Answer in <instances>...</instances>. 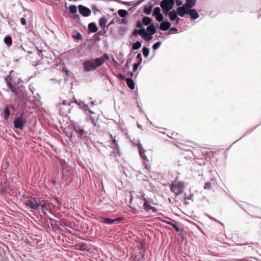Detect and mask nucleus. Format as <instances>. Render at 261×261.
Wrapping results in <instances>:
<instances>
[{"label":"nucleus","instance_id":"39","mask_svg":"<svg viewBox=\"0 0 261 261\" xmlns=\"http://www.w3.org/2000/svg\"><path fill=\"white\" fill-rule=\"evenodd\" d=\"M137 59H138L139 60L138 62L141 63H142V59L141 54L140 53H139L137 55Z\"/></svg>","mask_w":261,"mask_h":261},{"label":"nucleus","instance_id":"26","mask_svg":"<svg viewBox=\"0 0 261 261\" xmlns=\"http://www.w3.org/2000/svg\"><path fill=\"white\" fill-rule=\"evenodd\" d=\"M118 14L121 17H125L128 15V13L126 10L122 9L118 11Z\"/></svg>","mask_w":261,"mask_h":261},{"label":"nucleus","instance_id":"54","mask_svg":"<svg viewBox=\"0 0 261 261\" xmlns=\"http://www.w3.org/2000/svg\"><path fill=\"white\" fill-rule=\"evenodd\" d=\"M10 107H11V108L12 109H14V106H13L11 105V106H10Z\"/></svg>","mask_w":261,"mask_h":261},{"label":"nucleus","instance_id":"5","mask_svg":"<svg viewBox=\"0 0 261 261\" xmlns=\"http://www.w3.org/2000/svg\"><path fill=\"white\" fill-rule=\"evenodd\" d=\"M27 123V119L21 116L16 118L13 122L14 126L16 128L22 130Z\"/></svg>","mask_w":261,"mask_h":261},{"label":"nucleus","instance_id":"13","mask_svg":"<svg viewBox=\"0 0 261 261\" xmlns=\"http://www.w3.org/2000/svg\"><path fill=\"white\" fill-rule=\"evenodd\" d=\"M139 35L142 36V38L146 41L150 40L152 39V35L147 32L144 28L139 30Z\"/></svg>","mask_w":261,"mask_h":261},{"label":"nucleus","instance_id":"51","mask_svg":"<svg viewBox=\"0 0 261 261\" xmlns=\"http://www.w3.org/2000/svg\"><path fill=\"white\" fill-rule=\"evenodd\" d=\"M132 200H133V196H130V203H132Z\"/></svg>","mask_w":261,"mask_h":261},{"label":"nucleus","instance_id":"41","mask_svg":"<svg viewBox=\"0 0 261 261\" xmlns=\"http://www.w3.org/2000/svg\"><path fill=\"white\" fill-rule=\"evenodd\" d=\"M176 4L177 6L180 7L182 5V2L180 0H175Z\"/></svg>","mask_w":261,"mask_h":261},{"label":"nucleus","instance_id":"34","mask_svg":"<svg viewBox=\"0 0 261 261\" xmlns=\"http://www.w3.org/2000/svg\"><path fill=\"white\" fill-rule=\"evenodd\" d=\"M161 44V42H158L155 43H154L153 45V46H152V48L154 50H155L157 48H158L160 45Z\"/></svg>","mask_w":261,"mask_h":261},{"label":"nucleus","instance_id":"17","mask_svg":"<svg viewBox=\"0 0 261 261\" xmlns=\"http://www.w3.org/2000/svg\"><path fill=\"white\" fill-rule=\"evenodd\" d=\"M126 84L127 86L132 90H134L135 89V84L133 80L130 78L126 79Z\"/></svg>","mask_w":261,"mask_h":261},{"label":"nucleus","instance_id":"53","mask_svg":"<svg viewBox=\"0 0 261 261\" xmlns=\"http://www.w3.org/2000/svg\"><path fill=\"white\" fill-rule=\"evenodd\" d=\"M113 23V21H112L111 22L109 23V24H108V25H110L111 24H112V23Z\"/></svg>","mask_w":261,"mask_h":261},{"label":"nucleus","instance_id":"31","mask_svg":"<svg viewBox=\"0 0 261 261\" xmlns=\"http://www.w3.org/2000/svg\"><path fill=\"white\" fill-rule=\"evenodd\" d=\"M154 16L157 21H158L159 22L163 21L164 17H163V15L161 13L160 14H158L157 15H155Z\"/></svg>","mask_w":261,"mask_h":261},{"label":"nucleus","instance_id":"1","mask_svg":"<svg viewBox=\"0 0 261 261\" xmlns=\"http://www.w3.org/2000/svg\"><path fill=\"white\" fill-rule=\"evenodd\" d=\"M105 62L103 57L96 58L95 60H86L83 63L84 70L86 72L95 70L97 67L101 66Z\"/></svg>","mask_w":261,"mask_h":261},{"label":"nucleus","instance_id":"19","mask_svg":"<svg viewBox=\"0 0 261 261\" xmlns=\"http://www.w3.org/2000/svg\"><path fill=\"white\" fill-rule=\"evenodd\" d=\"M89 30L92 33H95L97 31V28L95 23L91 22L88 25Z\"/></svg>","mask_w":261,"mask_h":261},{"label":"nucleus","instance_id":"52","mask_svg":"<svg viewBox=\"0 0 261 261\" xmlns=\"http://www.w3.org/2000/svg\"><path fill=\"white\" fill-rule=\"evenodd\" d=\"M41 50H39V55L41 56Z\"/></svg>","mask_w":261,"mask_h":261},{"label":"nucleus","instance_id":"36","mask_svg":"<svg viewBox=\"0 0 261 261\" xmlns=\"http://www.w3.org/2000/svg\"><path fill=\"white\" fill-rule=\"evenodd\" d=\"M73 38L77 40L82 39V36L80 33H76V35L73 36Z\"/></svg>","mask_w":261,"mask_h":261},{"label":"nucleus","instance_id":"49","mask_svg":"<svg viewBox=\"0 0 261 261\" xmlns=\"http://www.w3.org/2000/svg\"><path fill=\"white\" fill-rule=\"evenodd\" d=\"M145 168L147 170H148L149 169V166H148L146 165V164H145Z\"/></svg>","mask_w":261,"mask_h":261},{"label":"nucleus","instance_id":"21","mask_svg":"<svg viewBox=\"0 0 261 261\" xmlns=\"http://www.w3.org/2000/svg\"><path fill=\"white\" fill-rule=\"evenodd\" d=\"M101 221L104 223L107 224H111L114 223L113 219H111L109 218H105V217H100Z\"/></svg>","mask_w":261,"mask_h":261},{"label":"nucleus","instance_id":"48","mask_svg":"<svg viewBox=\"0 0 261 261\" xmlns=\"http://www.w3.org/2000/svg\"><path fill=\"white\" fill-rule=\"evenodd\" d=\"M139 152H140V155L141 156H142L143 158H144V156H143V153H142V149H141V148L140 146H139Z\"/></svg>","mask_w":261,"mask_h":261},{"label":"nucleus","instance_id":"50","mask_svg":"<svg viewBox=\"0 0 261 261\" xmlns=\"http://www.w3.org/2000/svg\"><path fill=\"white\" fill-rule=\"evenodd\" d=\"M165 222L166 223H167V224H169L171 225V226H172V224H173V223H172V222H169V221H165Z\"/></svg>","mask_w":261,"mask_h":261},{"label":"nucleus","instance_id":"42","mask_svg":"<svg viewBox=\"0 0 261 261\" xmlns=\"http://www.w3.org/2000/svg\"><path fill=\"white\" fill-rule=\"evenodd\" d=\"M20 21L22 25H25L27 24V21L24 18H21Z\"/></svg>","mask_w":261,"mask_h":261},{"label":"nucleus","instance_id":"38","mask_svg":"<svg viewBox=\"0 0 261 261\" xmlns=\"http://www.w3.org/2000/svg\"><path fill=\"white\" fill-rule=\"evenodd\" d=\"M141 64V63L138 62L137 63H135L134 65L133 70L136 71L137 70L138 66Z\"/></svg>","mask_w":261,"mask_h":261},{"label":"nucleus","instance_id":"35","mask_svg":"<svg viewBox=\"0 0 261 261\" xmlns=\"http://www.w3.org/2000/svg\"><path fill=\"white\" fill-rule=\"evenodd\" d=\"M162 9L163 13L165 15H169V14L170 13V10L171 9H166V8H162Z\"/></svg>","mask_w":261,"mask_h":261},{"label":"nucleus","instance_id":"46","mask_svg":"<svg viewBox=\"0 0 261 261\" xmlns=\"http://www.w3.org/2000/svg\"><path fill=\"white\" fill-rule=\"evenodd\" d=\"M139 30H134L133 32V35H137V34H139Z\"/></svg>","mask_w":261,"mask_h":261},{"label":"nucleus","instance_id":"43","mask_svg":"<svg viewBox=\"0 0 261 261\" xmlns=\"http://www.w3.org/2000/svg\"><path fill=\"white\" fill-rule=\"evenodd\" d=\"M136 27L138 28H141L142 27V24L140 21H138L137 22Z\"/></svg>","mask_w":261,"mask_h":261},{"label":"nucleus","instance_id":"30","mask_svg":"<svg viewBox=\"0 0 261 261\" xmlns=\"http://www.w3.org/2000/svg\"><path fill=\"white\" fill-rule=\"evenodd\" d=\"M161 14V9L159 7H155L153 12V15L155 16Z\"/></svg>","mask_w":261,"mask_h":261},{"label":"nucleus","instance_id":"33","mask_svg":"<svg viewBox=\"0 0 261 261\" xmlns=\"http://www.w3.org/2000/svg\"><path fill=\"white\" fill-rule=\"evenodd\" d=\"M212 186V184L210 182H206L204 185V188L205 189H210Z\"/></svg>","mask_w":261,"mask_h":261},{"label":"nucleus","instance_id":"27","mask_svg":"<svg viewBox=\"0 0 261 261\" xmlns=\"http://www.w3.org/2000/svg\"><path fill=\"white\" fill-rule=\"evenodd\" d=\"M141 46V43L139 41H137L133 44L132 48L133 50H137L140 48Z\"/></svg>","mask_w":261,"mask_h":261},{"label":"nucleus","instance_id":"24","mask_svg":"<svg viewBox=\"0 0 261 261\" xmlns=\"http://www.w3.org/2000/svg\"><path fill=\"white\" fill-rule=\"evenodd\" d=\"M4 118L7 120L8 119L10 116V111L8 106H6L4 108Z\"/></svg>","mask_w":261,"mask_h":261},{"label":"nucleus","instance_id":"37","mask_svg":"<svg viewBox=\"0 0 261 261\" xmlns=\"http://www.w3.org/2000/svg\"><path fill=\"white\" fill-rule=\"evenodd\" d=\"M172 226L174 228L176 232H178L179 231V227L175 223L172 224Z\"/></svg>","mask_w":261,"mask_h":261},{"label":"nucleus","instance_id":"18","mask_svg":"<svg viewBox=\"0 0 261 261\" xmlns=\"http://www.w3.org/2000/svg\"><path fill=\"white\" fill-rule=\"evenodd\" d=\"M152 5H145L144 7L143 12L145 13L146 15L150 14L152 10Z\"/></svg>","mask_w":261,"mask_h":261},{"label":"nucleus","instance_id":"56","mask_svg":"<svg viewBox=\"0 0 261 261\" xmlns=\"http://www.w3.org/2000/svg\"><path fill=\"white\" fill-rule=\"evenodd\" d=\"M122 21H123V22H125V21H124V19H122Z\"/></svg>","mask_w":261,"mask_h":261},{"label":"nucleus","instance_id":"14","mask_svg":"<svg viewBox=\"0 0 261 261\" xmlns=\"http://www.w3.org/2000/svg\"><path fill=\"white\" fill-rule=\"evenodd\" d=\"M177 12L175 10H173L170 12L169 14V17L171 21H174L176 20V24L179 23L180 18L177 17Z\"/></svg>","mask_w":261,"mask_h":261},{"label":"nucleus","instance_id":"12","mask_svg":"<svg viewBox=\"0 0 261 261\" xmlns=\"http://www.w3.org/2000/svg\"><path fill=\"white\" fill-rule=\"evenodd\" d=\"M78 9L80 14L84 17H87L91 15V10L86 7L80 5L78 6Z\"/></svg>","mask_w":261,"mask_h":261},{"label":"nucleus","instance_id":"22","mask_svg":"<svg viewBox=\"0 0 261 261\" xmlns=\"http://www.w3.org/2000/svg\"><path fill=\"white\" fill-rule=\"evenodd\" d=\"M152 19L149 17H144L142 18V23L145 25H148L151 22Z\"/></svg>","mask_w":261,"mask_h":261},{"label":"nucleus","instance_id":"32","mask_svg":"<svg viewBox=\"0 0 261 261\" xmlns=\"http://www.w3.org/2000/svg\"><path fill=\"white\" fill-rule=\"evenodd\" d=\"M75 132L78 133L80 135H83V134L85 133V130L83 129L80 128H74Z\"/></svg>","mask_w":261,"mask_h":261},{"label":"nucleus","instance_id":"10","mask_svg":"<svg viewBox=\"0 0 261 261\" xmlns=\"http://www.w3.org/2000/svg\"><path fill=\"white\" fill-rule=\"evenodd\" d=\"M5 81H6L8 88L10 90L14 93L15 95L18 94V88L12 85L11 84L12 77L10 75H8L5 77Z\"/></svg>","mask_w":261,"mask_h":261},{"label":"nucleus","instance_id":"20","mask_svg":"<svg viewBox=\"0 0 261 261\" xmlns=\"http://www.w3.org/2000/svg\"><path fill=\"white\" fill-rule=\"evenodd\" d=\"M147 31L148 33L153 35L155 33L156 29L153 24H151L147 28Z\"/></svg>","mask_w":261,"mask_h":261},{"label":"nucleus","instance_id":"7","mask_svg":"<svg viewBox=\"0 0 261 261\" xmlns=\"http://www.w3.org/2000/svg\"><path fill=\"white\" fill-rule=\"evenodd\" d=\"M196 2V0H186V3L183 6L178 7L177 8V13L181 12V9L183 8H185V10H189V9H191L192 8L195 6Z\"/></svg>","mask_w":261,"mask_h":261},{"label":"nucleus","instance_id":"2","mask_svg":"<svg viewBox=\"0 0 261 261\" xmlns=\"http://www.w3.org/2000/svg\"><path fill=\"white\" fill-rule=\"evenodd\" d=\"M170 188L175 196H177L183 192L185 186L184 182L175 180L170 185Z\"/></svg>","mask_w":261,"mask_h":261},{"label":"nucleus","instance_id":"40","mask_svg":"<svg viewBox=\"0 0 261 261\" xmlns=\"http://www.w3.org/2000/svg\"><path fill=\"white\" fill-rule=\"evenodd\" d=\"M91 8L94 13H95L96 12L100 11L98 9H97L95 6H92Z\"/></svg>","mask_w":261,"mask_h":261},{"label":"nucleus","instance_id":"44","mask_svg":"<svg viewBox=\"0 0 261 261\" xmlns=\"http://www.w3.org/2000/svg\"><path fill=\"white\" fill-rule=\"evenodd\" d=\"M123 219V218H122V217H118V218H116V219H113V220H114V223L115 222H116V221H121V220H122Z\"/></svg>","mask_w":261,"mask_h":261},{"label":"nucleus","instance_id":"11","mask_svg":"<svg viewBox=\"0 0 261 261\" xmlns=\"http://www.w3.org/2000/svg\"><path fill=\"white\" fill-rule=\"evenodd\" d=\"M174 5V0H163L160 3L162 8L172 9Z\"/></svg>","mask_w":261,"mask_h":261},{"label":"nucleus","instance_id":"45","mask_svg":"<svg viewBox=\"0 0 261 261\" xmlns=\"http://www.w3.org/2000/svg\"><path fill=\"white\" fill-rule=\"evenodd\" d=\"M102 57L104 58V59L105 60V61H106V60H109V59H110V58H109V56H108V55L107 54H104V55H103V56Z\"/></svg>","mask_w":261,"mask_h":261},{"label":"nucleus","instance_id":"8","mask_svg":"<svg viewBox=\"0 0 261 261\" xmlns=\"http://www.w3.org/2000/svg\"><path fill=\"white\" fill-rule=\"evenodd\" d=\"M170 138L177 140L179 143L182 144H186L188 145H189V143H192V142L189 141V140L182 139V136L180 134H178L177 132H173L171 134Z\"/></svg>","mask_w":261,"mask_h":261},{"label":"nucleus","instance_id":"57","mask_svg":"<svg viewBox=\"0 0 261 261\" xmlns=\"http://www.w3.org/2000/svg\"><path fill=\"white\" fill-rule=\"evenodd\" d=\"M122 21H123V22H125V21H124V19H122Z\"/></svg>","mask_w":261,"mask_h":261},{"label":"nucleus","instance_id":"16","mask_svg":"<svg viewBox=\"0 0 261 261\" xmlns=\"http://www.w3.org/2000/svg\"><path fill=\"white\" fill-rule=\"evenodd\" d=\"M171 26V23L168 21H163L160 24V29L162 31L168 30Z\"/></svg>","mask_w":261,"mask_h":261},{"label":"nucleus","instance_id":"15","mask_svg":"<svg viewBox=\"0 0 261 261\" xmlns=\"http://www.w3.org/2000/svg\"><path fill=\"white\" fill-rule=\"evenodd\" d=\"M110 155L111 156H115L116 160H118V157H119L120 156V154L119 149L117 146H116L115 147L113 148V150L111 151Z\"/></svg>","mask_w":261,"mask_h":261},{"label":"nucleus","instance_id":"28","mask_svg":"<svg viewBox=\"0 0 261 261\" xmlns=\"http://www.w3.org/2000/svg\"><path fill=\"white\" fill-rule=\"evenodd\" d=\"M70 12L72 14H75L77 12V7L75 5H71L69 7Z\"/></svg>","mask_w":261,"mask_h":261},{"label":"nucleus","instance_id":"3","mask_svg":"<svg viewBox=\"0 0 261 261\" xmlns=\"http://www.w3.org/2000/svg\"><path fill=\"white\" fill-rule=\"evenodd\" d=\"M40 201L39 199L33 197H29L26 199V205L27 207L35 210H40Z\"/></svg>","mask_w":261,"mask_h":261},{"label":"nucleus","instance_id":"47","mask_svg":"<svg viewBox=\"0 0 261 261\" xmlns=\"http://www.w3.org/2000/svg\"><path fill=\"white\" fill-rule=\"evenodd\" d=\"M170 31L177 32V29L176 28L173 27L170 29Z\"/></svg>","mask_w":261,"mask_h":261},{"label":"nucleus","instance_id":"4","mask_svg":"<svg viewBox=\"0 0 261 261\" xmlns=\"http://www.w3.org/2000/svg\"><path fill=\"white\" fill-rule=\"evenodd\" d=\"M182 11L180 12H178V15L180 17H184L185 14H189L192 19H197L199 15L195 9H189V10H185V8H182L181 9Z\"/></svg>","mask_w":261,"mask_h":261},{"label":"nucleus","instance_id":"25","mask_svg":"<svg viewBox=\"0 0 261 261\" xmlns=\"http://www.w3.org/2000/svg\"><path fill=\"white\" fill-rule=\"evenodd\" d=\"M4 42L8 46H10L12 44V40L11 36H6L4 39Z\"/></svg>","mask_w":261,"mask_h":261},{"label":"nucleus","instance_id":"6","mask_svg":"<svg viewBox=\"0 0 261 261\" xmlns=\"http://www.w3.org/2000/svg\"><path fill=\"white\" fill-rule=\"evenodd\" d=\"M138 200L139 201L140 204H142V202L144 201L143 206L146 211L149 210H152L153 212L155 211V208L151 205L150 202L146 200L143 195H141V197L138 199Z\"/></svg>","mask_w":261,"mask_h":261},{"label":"nucleus","instance_id":"55","mask_svg":"<svg viewBox=\"0 0 261 261\" xmlns=\"http://www.w3.org/2000/svg\"><path fill=\"white\" fill-rule=\"evenodd\" d=\"M75 17H77L78 18H79V16H75Z\"/></svg>","mask_w":261,"mask_h":261},{"label":"nucleus","instance_id":"23","mask_svg":"<svg viewBox=\"0 0 261 261\" xmlns=\"http://www.w3.org/2000/svg\"><path fill=\"white\" fill-rule=\"evenodd\" d=\"M107 23V20L105 17H101L99 20V25L102 28H105Z\"/></svg>","mask_w":261,"mask_h":261},{"label":"nucleus","instance_id":"29","mask_svg":"<svg viewBox=\"0 0 261 261\" xmlns=\"http://www.w3.org/2000/svg\"><path fill=\"white\" fill-rule=\"evenodd\" d=\"M142 52L144 56L146 58L148 57L149 54V49L144 47L142 49Z\"/></svg>","mask_w":261,"mask_h":261},{"label":"nucleus","instance_id":"9","mask_svg":"<svg viewBox=\"0 0 261 261\" xmlns=\"http://www.w3.org/2000/svg\"><path fill=\"white\" fill-rule=\"evenodd\" d=\"M40 209H41L44 214H46L45 211L50 212L53 206L52 203L46 200H40Z\"/></svg>","mask_w":261,"mask_h":261}]
</instances>
